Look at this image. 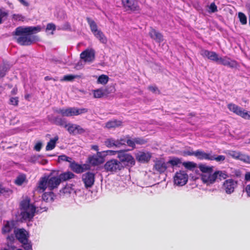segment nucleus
Returning a JSON list of instances; mask_svg holds the SVG:
<instances>
[{"instance_id":"f257e3e1","label":"nucleus","mask_w":250,"mask_h":250,"mask_svg":"<svg viewBox=\"0 0 250 250\" xmlns=\"http://www.w3.org/2000/svg\"><path fill=\"white\" fill-rule=\"evenodd\" d=\"M41 30L40 26L17 27L15 34L20 36L17 39V42L21 45L31 44L36 40V37L31 35L39 32Z\"/></svg>"},{"instance_id":"f03ea898","label":"nucleus","mask_w":250,"mask_h":250,"mask_svg":"<svg viewBox=\"0 0 250 250\" xmlns=\"http://www.w3.org/2000/svg\"><path fill=\"white\" fill-rule=\"evenodd\" d=\"M20 207L21 216L24 220H31L34 216L35 213L39 211L37 205L31 203L30 198L28 196L23 197Z\"/></svg>"},{"instance_id":"7ed1b4c3","label":"nucleus","mask_w":250,"mask_h":250,"mask_svg":"<svg viewBox=\"0 0 250 250\" xmlns=\"http://www.w3.org/2000/svg\"><path fill=\"white\" fill-rule=\"evenodd\" d=\"M200 54L204 58H207L210 60L217 62L220 64L231 68L236 67L237 65L236 61L226 56L220 57L216 52L213 51L202 49L200 52Z\"/></svg>"},{"instance_id":"20e7f679","label":"nucleus","mask_w":250,"mask_h":250,"mask_svg":"<svg viewBox=\"0 0 250 250\" xmlns=\"http://www.w3.org/2000/svg\"><path fill=\"white\" fill-rule=\"evenodd\" d=\"M60 183V178L58 176L44 177L40 179L38 188L41 192L44 191L47 188L52 190L57 188Z\"/></svg>"},{"instance_id":"39448f33","label":"nucleus","mask_w":250,"mask_h":250,"mask_svg":"<svg viewBox=\"0 0 250 250\" xmlns=\"http://www.w3.org/2000/svg\"><path fill=\"white\" fill-rule=\"evenodd\" d=\"M198 167L202 172L201 179L204 183L210 184L215 181V176L213 175L212 166H209L206 164H200Z\"/></svg>"},{"instance_id":"423d86ee","label":"nucleus","mask_w":250,"mask_h":250,"mask_svg":"<svg viewBox=\"0 0 250 250\" xmlns=\"http://www.w3.org/2000/svg\"><path fill=\"white\" fill-rule=\"evenodd\" d=\"M87 112L86 108H78L77 107H68L57 108L55 110V112L61 114L62 117H71L77 116Z\"/></svg>"},{"instance_id":"0eeeda50","label":"nucleus","mask_w":250,"mask_h":250,"mask_svg":"<svg viewBox=\"0 0 250 250\" xmlns=\"http://www.w3.org/2000/svg\"><path fill=\"white\" fill-rule=\"evenodd\" d=\"M118 158L120 162L125 165L128 167H132L135 164V161L133 156L129 153H126L125 150H120L118 152Z\"/></svg>"},{"instance_id":"6e6552de","label":"nucleus","mask_w":250,"mask_h":250,"mask_svg":"<svg viewBox=\"0 0 250 250\" xmlns=\"http://www.w3.org/2000/svg\"><path fill=\"white\" fill-rule=\"evenodd\" d=\"M106 171L116 172L123 168L122 163L117 159H111L107 161L104 166Z\"/></svg>"},{"instance_id":"1a4fd4ad","label":"nucleus","mask_w":250,"mask_h":250,"mask_svg":"<svg viewBox=\"0 0 250 250\" xmlns=\"http://www.w3.org/2000/svg\"><path fill=\"white\" fill-rule=\"evenodd\" d=\"M188 175L183 170L177 172L174 176V184L177 186H183L188 182Z\"/></svg>"},{"instance_id":"9d476101","label":"nucleus","mask_w":250,"mask_h":250,"mask_svg":"<svg viewBox=\"0 0 250 250\" xmlns=\"http://www.w3.org/2000/svg\"><path fill=\"white\" fill-rule=\"evenodd\" d=\"M95 58V51L93 48H88L80 54V58L85 62H92Z\"/></svg>"},{"instance_id":"9b49d317","label":"nucleus","mask_w":250,"mask_h":250,"mask_svg":"<svg viewBox=\"0 0 250 250\" xmlns=\"http://www.w3.org/2000/svg\"><path fill=\"white\" fill-rule=\"evenodd\" d=\"M122 3L127 11H139L140 10L138 0H122Z\"/></svg>"},{"instance_id":"f8f14e48","label":"nucleus","mask_w":250,"mask_h":250,"mask_svg":"<svg viewBox=\"0 0 250 250\" xmlns=\"http://www.w3.org/2000/svg\"><path fill=\"white\" fill-rule=\"evenodd\" d=\"M82 181L86 188H91L95 182V175L92 172H87L83 175Z\"/></svg>"},{"instance_id":"ddd939ff","label":"nucleus","mask_w":250,"mask_h":250,"mask_svg":"<svg viewBox=\"0 0 250 250\" xmlns=\"http://www.w3.org/2000/svg\"><path fill=\"white\" fill-rule=\"evenodd\" d=\"M237 186V183L233 179L226 180L223 184V189L229 194L233 193Z\"/></svg>"},{"instance_id":"4468645a","label":"nucleus","mask_w":250,"mask_h":250,"mask_svg":"<svg viewBox=\"0 0 250 250\" xmlns=\"http://www.w3.org/2000/svg\"><path fill=\"white\" fill-rule=\"evenodd\" d=\"M69 167L73 172L76 173H81L90 168L88 165H80L75 161H71L70 164H69Z\"/></svg>"},{"instance_id":"2eb2a0df","label":"nucleus","mask_w":250,"mask_h":250,"mask_svg":"<svg viewBox=\"0 0 250 250\" xmlns=\"http://www.w3.org/2000/svg\"><path fill=\"white\" fill-rule=\"evenodd\" d=\"M125 143V141L123 140H121V138L120 139L116 140L114 138H109L106 139L104 142V144L107 147L111 148L113 147H120L121 146H123V144H124Z\"/></svg>"},{"instance_id":"dca6fc26","label":"nucleus","mask_w":250,"mask_h":250,"mask_svg":"<svg viewBox=\"0 0 250 250\" xmlns=\"http://www.w3.org/2000/svg\"><path fill=\"white\" fill-rule=\"evenodd\" d=\"M67 130L70 134L76 135L77 134H82L85 132V130L80 125L76 124H68Z\"/></svg>"},{"instance_id":"f3484780","label":"nucleus","mask_w":250,"mask_h":250,"mask_svg":"<svg viewBox=\"0 0 250 250\" xmlns=\"http://www.w3.org/2000/svg\"><path fill=\"white\" fill-rule=\"evenodd\" d=\"M49 121L52 124L66 128L67 125L65 119L59 116L48 117Z\"/></svg>"},{"instance_id":"a211bd4d","label":"nucleus","mask_w":250,"mask_h":250,"mask_svg":"<svg viewBox=\"0 0 250 250\" xmlns=\"http://www.w3.org/2000/svg\"><path fill=\"white\" fill-rule=\"evenodd\" d=\"M102 152H98L97 155L89 157V162L93 166H98L102 164L104 161V158L102 156Z\"/></svg>"},{"instance_id":"6ab92c4d","label":"nucleus","mask_w":250,"mask_h":250,"mask_svg":"<svg viewBox=\"0 0 250 250\" xmlns=\"http://www.w3.org/2000/svg\"><path fill=\"white\" fill-rule=\"evenodd\" d=\"M155 169L160 173L164 172L167 169H168L167 163L165 162L163 159L157 160L154 166Z\"/></svg>"},{"instance_id":"aec40b11","label":"nucleus","mask_w":250,"mask_h":250,"mask_svg":"<svg viewBox=\"0 0 250 250\" xmlns=\"http://www.w3.org/2000/svg\"><path fill=\"white\" fill-rule=\"evenodd\" d=\"M16 238L21 243H25L27 239V231L24 229H19L15 231Z\"/></svg>"},{"instance_id":"412c9836","label":"nucleus","mask_w":250,"mask_h":250,"mask_svg":"<svg viewBox=\"0 0 250 250\" xmlns=\"http://www.w3.org/2000/svg\"><path fill=\"white\" fill-rule=\"evenodd\" d=\"M136 159L140 162H147L150 159L151 154L148 152H139L136 155Z\"/></svg>"},{"instance_id":"4be33fe9","label":"nucleus","mask_w":250,"mask_h":250,"mask_svg":"<svg viewBox=\"0 0 250 250\" xmlns=\"http://www.w3.org/2000/svg\"><path fill=\"white\" fill-rule=\"evenodd\" d=\"M211 152L206 153L201 150L195 151V156L200 160H206L210 161Z\"/></svg>"},{"instance_id":"5701e85b","label":"nucleus","mask_w":250,"mask_h":250,"mask_svg":"<svg viewBox=\"0 0 250 250\" xmlns=\"http://www.w3.org/2000/svg\"><path fill=\"white\" fill-rule=\"evenodd\" d=\"M228 108L230 111L241 117L244 111V109H243L242 108L232 103L229 104H228Z\"/></svg>"},{"instance_id":"b1692460","label":"nucleus","mask_w":250,"mask_h":250,"mask_svg":"<svg viewBox=\"0 0 250 250\" xmlns=\"http://www.w3.org/2000/svg\"><path fill=\"white\" fill-rule=\"evenodd\" d=\"M121 140H123L125 141V143L124 144H123V146L125 145L126 144H127L129 146L132 147V148L135 147V143L138 144H143L144 143L143 140H141L139 138L136 139L134 140H132L129 139H126L125 138H121Z\"/></svg>"},{"instance_id":"393cba45","label":"nucleus","mask_w":250,"mask_h":250,"mask_svg":"<svg viewBox=\"0 0 250 250\" xmlns=\"http://www.w3.org/2000/svg\"><path fill=\"white\" fill-rule=\"evenodd\" d=\"M149 34L151 38L158 42H160L163 40V36L161 34L153 29H151Z\"/></svg>"},{"instance_id":"a878e982","label":"nucleus","mask_w":250,"mask_h":250,"mask_svg":"<svg viewBox=\"0 0 250 250\" xmlns=\"http://www.w3.org/2000/svg\"><path fill=\"white\" fill-rule=\"evenodd\" d=\"M167 165L168 168L172 169L175 166H178L179 165L182 163V160L177 157H172L168 162Z\"/></svg>"},{"instance_id":"bb28decb","label":"nucleus","mask_w":250,"mask_h":250,"mask_svg":"<svg viewBox=\"0 0 250 250\" xmlns=\"http://www.w3.org/2000/svg\"><path fill=\"white\" fill-rule=\"evenodd\" d=\"M87 21L90 26V30L94 35L101 30L98 28L97 24L93 20L89 18H87Z\"/></svg>"},{"instance_id":"cd10ccee","label":"nucleus","mask_w":250,"mask_h":250,"mask_svg":"<svg viewBox=\"0 0 250 250\" xmlns=\"http://www.w3.org/2000/svg\"><path fill=\"white\" fill-rule=\"evenodd\" d=\"M14 223L13 221H6L2 229L3 234H7L10 232L13 228Z\"/></svg>"},{"instance_id":"c85d7f7f","label":"nucleus","mask_w":250,"mask_h":250,"mask_svg":"<svg viewBox=\"0 0 250 250\" xmlns=\"http://www.w3.org/2000/svg\"><path fill=\"white\" fill-rule=\"evenodd\" d=\"M122 123V122L119 120H111L106 123L105 127L108 129L115 128L121 125Z\"/></svg>"},{"instance_id":"c756f323","label":"nucleus","mask_w":250,"mask_h":250,"mask_svg":"<svg viewBox=\"0 0 250 250\" xmlns=\"http://www.w3.org/2000/svg\"><path fill=\"white\" fill-rule=\"evenodd\" d=\"M75 175L71 172L68 171L61 174L58 177L60 178V183L62 181H66L74 177Z\"/></svg>"},{"instance_id":"7c9ffc66","label":"nucleus","mask_w":250,"mask_h":250,"mask_svg":"<svg viewBox=\"0 0 250 250\" xmlns=\"http://www.w3.org/2000/svg\"><path fill=\"white\" fill-rule=\"evenodd\" d=\"M58 140L59 137L58 136H56L54 138L50 139L46 146V150L48 151L52 150L53 148H54L56 146V143Z\"/></svg>"},{"instance_id":"2f4dec72","label":"nucleus","mask_w":250,"mask_h":250,"mask_svg":"<svg viewBox=\"0 0 250 250\" xmlns=\"http://www.w3.org/2000/svg\"><path fill=\"white\" fill-rule=\"evenodd\" d=\"M74 191V189L72 187L71 185H66L65 187H64L60 190V193L61 195L67 196L69 195Z\"/></svg>"},{"instance_id":"473e14b6","label":"nucleus","mask_w":250,"mask_h":250,"mask_svg":"<svg viewBox=\"0 0 250 250\" xmlns=\"http://www.w3.org/2000/svg\"><path fill=\"white\" fill-rule=\"evenodd\" d=\"M94 36L103 44H106L107 42V38L101 30L96 33Z\"/></svg>"},{"instance_id":"72a5a7b5","label":"nucleus","mask_w":250,"mask_h":250,"mask_svg":"<svg viewBox=\"0 0 250 250\" xmlns=\"http://www.w3.org/2000/svg\"><path fill=\"white\" fill-rule=\"evenodd\" d=\"M42 199L45 202H52L54 200V194L52 191L45 192L42 195Z\"/></svg>"},{"instance_id":"f704fd0d","label":"nucleus","mask_w":250,"mask_h":250,"mask_svg":"<svg viewBox=\"0 0 250 250\" xmlns=\"http://www.w3.org/2000/svg\"><path fill=\"white\" fill-rule=\"evenodd\" d=\"M13 193V191L9 188L3 187L1 185L0 188V195H3L5 197H9Z\"/></svg>"},{"instance_id":"c9c22d12","label":"nucleus","mask_w":250,"mask_h":250,"mask_svg":"<svg viewBox=\"0 0 250 250\" xmlns=\"http://www.w3.org/2000/svg\"><path fill=\"white\" fill-rule=\"evenodd\" d=\"M25 175L23 174H21L19 175L15 180V183L18 186H21L25 182Z\"/></svg>"},{"instance_id":"e433bc0d","label":"nucleus","mask_w":250,"mask_h":250,"mask_svg":"<svg viewBox=\"0 0 250 250\" xmlns=\"http://www.w3.org/2000/svg\"><path fill=\"white\" fill-rule=\"evenodd\" d=\"M213 175L215 176V180L219 179L220 180L227 178L228 175L227 173L224 171H217L213 173Z\"/></svg>"},{"instance_id":"4c0bfd02","label":"nucleus","mask_w":250,"mask_h":250,"mask_svg":"<svg viewBox=\"0 0 250 250\" xmlns=\"http://www.w3.org/2000/svg\"><path fill=\"white\" fill-rule=\"evenodd\" d=\"M8 12L4 8H0V24L7 19Z\"/></svg>"},{"instance_id":"58836bf2","label":"nucleus","mask_w":250,"mask_h":250,"mask_svg":"<svg viewBox=\"0 0 250 250\" xmlns=\"http://www.w3.org/2000/svg\"><path fill=\"white\" fill-rule=\"evenodd\" d=\"M182 165L186 168L190 170H193L197 167V164L193 162H185L183 163Z\"/></svg>"},{"instance_id":"ea45409f","label":"nucleus","mask_w":250,"mask_h":250,"mask_svg":"<svg viewBox=\"0 0 250 250\" xmlns=\"http://www.w3.org/2000/svg\"><path fill=\"white\" fill-rule=\"evenodd\" d=\"M109 81V77L106 75H100L97 80V83L104 85L106 84Z\"/></svg>"},{"instance_id":"a19ab883","label":"nucleus","mask_w":250,"mask_h":250,"mask_svg":"<svg viewBox=\"0 0 250 250\" xmlns=\"http://www.w3.org/2000/svg\"><path fill=\"white\" fill-rule=\"evenodd\" d=\"M225 153L233 158L238 159L240 152L236 151L227 150L225 151Z\"/></svg>"},{"instance_id":"79ce46f5","label":"nucleus","mask_w":250,"mask_h":250,"mask_svg":"<svg viewBox=\"0 0 250 250\" xmlns=\"http://www.w3.org/2000/svg\"><path fill=\"white\" fill-rule=\"evenodd\" d=\"M226 159L224 155H215L211 154L210 161L215 160L217 162H223Z\"/></svg>"},{"instance_id":"37998d69","label":"nucleus","mask_w":250,"mask_h":250,"mask_svg":"<svg viewBox=\"0 0 250 250\" xmlns=\"http://www.w3.org/2000/svg\"><path fill=\"white\" fill-rule=\"evenodd\" d=\"M238 159L245 163H250V156L248 155L242 154L241 152L240 153Z\"/></svg>"},{"instance_id":"c03bdc74","label":"nucleus","mask_w":250,"mask_h":250,"mask_svg":"<svg viewBox=\"0 0 250 250\" xmlns=\"http://www.w3.org/2000/svg\"><path fill=\"white\" fill-rule=\"evenodd\" d=\"M104 95V91L102 89H98L93 90V96L95 98H100Z\"/></svg>"},{"instance_id":"a18cd8bd","label":"nucleus","mask_w":250,"mask_h":250,"mask_svg":"<svg viewBox=\"0 0 250 250\" xmlns=\"http://www.w3.org/2000/svg\"><path fill=\"white\" fill-rule=\"evenodd\" d=\"M238 16L242 24L245 25L247 24V18L246 16L244 13L242 12H239L238 14Z\"/></svg>"},{"instance_id":"49530a36","label":"nucleus","mask_w":250,"mask_h":250,"mask_svg":"<svg viewBox=\"0 0 250 250\" xmlns=\"http://www.w3.org/2000/svg\"><path fill=\"white\" fill-rule=\"evenodd\" d=\"M56 30V26L54 24L52 23L47 24L46 28V31L49 32L50 30H51V32L49 34L53 35L54 34L53 31Z\"/></svg>"},{"instance_id":"de8ad7c7","label":"nucleus","mask_w":250,"mask_h":250,"mask_svg":"<svg viewBox=\"0 0 250 250\" xmlns=\"http://www.w3.org/2000/svg\"><path fill=\"white\" fill-rule=\"evenodd\" d=\"M78 76L77 75H65L63 77V78L61 80V81H71L73 80L75 78H77Z\"/></svg>"},{"instance_id":"09e8293b","label":"nucleus","mask_w":250,"mask_h":250,"mask_svg":"<svg viewBox=\"0 0 250 250\" xmlns=\"http://www.w3.org/2000/svg\"><path fill=\"white\" fill-rule=\"evenodd\" d=\"M120 151V150H108L106 151H102L103 155L104 156L106 155H114L116 153L118 154V152Z\"/></svg>"},{"instance_id":"8fccbe9b","label":"nucleus","mask_w":250,"mask_h":250,"mask_svg":"<svg viewBox=\"0 0 250 250\" xmlns=\"http://www.w3.org/2000/svg\"><path fill=\"white\" fill-rule=\"evenodd\" d=\"M59 161H66L69 162L70 164L72 161V158L69 157H67V156L65 155H62L59 156L58 158Z\"/></svg>"},{"instance_id":"3c124183","label":"nucleus","mask_w":250,"mask_h":250,"mask_svg":"<svg viewBox=\"0 0 250 250\" xmlns=\"http://www.w3.org/2000/svg\"><path fill=\"white\" fill-rule=\"evenodd\" d=\"M12 19L15 21H23L24 17L21 14H14L12 16Z\"/></svg>"},{"instance_id":"603ef678","label":"nucleus","mask_w":250,"mask_h":250,"mask_svg":"<svg viewBox=\"0 0 250 250\" xmlns=\"http://www.w3.org/2000/svg\"><path fill=\"white\" fill-rule=\"evenodd\" d=\"M195 151H193L192 149L185 150L182 152L183 156H194Z\"/></svg>"},{"instance_id":"864d4df0","label":"nucleus","mask_w":250,"mask_h":250,"mask_svg":"<svg viewBox=\"0 0 250 250\" xmlns=\"http://www.w3.org/2000/svg\"><path fill=\"white\" fill-rule=\"evenodd\" d=\"M41 159L40 155L32 156L29 159V161L32 163H41L40 159Z\"/></svg>"},{"instance_id":"5fc2aeb1","label":"nucleus","mask_w":250,"mask_h":250,"mask_svg":"<svg viewBox=\"0 0 250 250\" xmlns=\"http://www.w3.org/2000/svg\"><path fill=\"white\" fill-rule=\"evenodd\" d=\"M10 104L17 106L19 103V98L17 97H11L10 99Z\"/></svg>"},{"instance_id":"6e6d98bb","label":"nucleus","mask_w":250,"mask_h":250,"mask_svg":"<svg viewBox=\"0 0 250 250\" xmlns=\"http://www.w3.org/2000/svg\"><path fill=\"white\" fill-rule=\"evenodd\" d=\"M23 245V248L25 250H29L31 249L32 246L30 243L28 242V239H26V242L25 243H21Z\"/></svg>"},{"instance_id":"4d7b16f0","label":"nucleus","mask_w":250,"mask_h":250,"mask_svg":"<svg viewBox=\"0 0 250 250\" xmlns=\"http://www.w3.org/2000/svg\"><path fill=\"white\" fill-rule=\"evenodd\" d=\"M241 117L245 119L250 120V112L244 110Z\"/></svg>"},{"instance_id":"13d9d810","label":"nucleus","mask_w":250,"mask_h":250,"mask_svg":"<svg viewBox=\"0 0 250 250\" xmlns=\"http://www.w3.org/2000/svg\"><path fill=\"white\" fill-rule=\"evenodd\" d=\"M210 11L214 13L217 11V7L214 3H211L209 7Z\"/></svg>"},{"instance_id":"bf43d9fd","label":"nucleus","mask_w":250,"mask_h":250,"mask_svg":"<svg viewBox=\"0 0 250 250\" xmlns=\"http://www.w3.org/2000/svg\"><path fill=\"white\" fill-rule=\"evenodd\" d=\"M42 147V143L41 142H39L35 145L34 146V149L37 151H40Z\"/></svg>"},{"instance_id":"052dcab7","label":"nucleus","mask_w":250,"mask_h":250,"mask_svg":"<svg viewBox=\"0 0 250 250\" xmlns=\"http://www.w3.org/2000/svg\"><path fill=\"white\" fill-rule=\"evenodd\" d=\"M148 89L153 93H157V92H159V90L156 86H149Z\"/></svg>"},{"instance_id":"680f3d73","label":"nucleus","mask_w":250,"mask_h":250,"mask_svg":"<svg viewBox=\"0 0 250 250\" xmlns=\"http://www.w3.org/2000/svg\"><path fill=\"white\" fill-rule=\"evenodd\" d=\"M246 192L247 195L250 197V184L247 185L245 188Z\"/></svg>"},{"instance_id":"e2e57ef3","label":"nucleus","mask_w":250,"mask_h":250,"mask_svg":"<svg viewBox=\"0 0 250 250\" xmlns=\"http://www.w3.org/2000/svg\"><path fill=\"white\" fill-rule=\"evenodd\" d=\"M245 179L247 181H250V172H248L245 174Z\"/></svg>"},{"instance_id":"0e129e2a","label":"nucleus","mask_w":250,"mask_h":250,"mask_svg":"<svg viewBox=\"0 0 250 250\" xmlns=\"http://www.w3.org/2000/svg\"><path fill=\"white\" fill-rule=\"evenodd\" d=\"M20 2L25 6H29V3L24 0H19Z\"/></svg>"},{"instance_id":"69168bd1","label":"nucleus","mask_w":250,"mask_h":250,"mask_svg":"<svg viewBox=\"0 0 250 250\" xmlns=\"http://www.w3.org/2000/svg\"><path fill=\"white\" fill-rule=\"evenodd\" d=\"M18 89L17 88L15 87L13 89V90L11 91V93L13 95H15L17 93Z\"/></svg>"},{"instance_id":"338daca9","label":"nucleus","mask_w":250,"mask_h":250,"mask_svg":"<svg viewBox=\"0 0 250 250\" xmlns=\"http://www.w3.org/2000/svg\"><path fill=\"white\" fill-rule=\"evenodd\" d=\"M91 148L96 151H98L99 149V147L97 145H93L91 146Z\"/></svg>"},{"instance_id":"774afa93","label":"nucleus","mask_w":250,"mask_h":250,"mask_svg":"<svg viewBox=\"0 0 250 250\" xmlns=\"http://www.w3.org/2000/svg\"><path fill=\"white\" fill-rule=\"evenodd\" d=\"M246 7L248 10L249 14H250V3H247L246 5Z\"/></svg>"}]
</instances>
